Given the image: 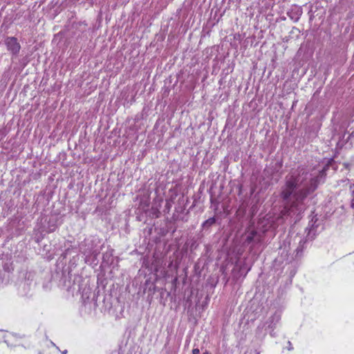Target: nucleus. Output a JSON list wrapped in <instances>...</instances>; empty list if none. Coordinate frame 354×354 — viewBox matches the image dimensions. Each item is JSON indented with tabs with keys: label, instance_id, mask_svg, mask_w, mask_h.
Here are the masks:
<instances>
[{
	"label": "nucleus",
	"instance_id": "8",
	"mask_svg": "<svg viewBox=\"0 0 354 354\" xmlns=\"http://www.w3.org/2000/svg\"><path fill=\"white\" fill-rule=\"evenodd\" d=\"M66 351L63 352V354H66Z\"/></svg>",
	"mask_w": 354,
	"mask_h": 354
},
{
	"label": "nucleus",
	"instance_id": "3",
	"mask_svg": "<svg viewBox=\"0 0 354 354\" xmlns=\"http://www.w3.org/2000/svg\"><path fill=\"white\" fill-rule=\"evenodd\" d=\"M306 242L307 239L306 238H304L299 241V245L295 250L297 256L301 255L304 248H306Z\"/></svg>",
	"mask_w": 354,
	"mask_h": 354
},
{
	"label": "nucleus",
	"instance_id": "1",
	"mask_svg": "<svg viewBox=\"0 0 354 354\" xmlns=\"http://www.w3.org/2000/svg\"><path fill=\"white\" fill-rule=\"evenodd\" d=\"M319 177L313 176L308 170L299 167L286 176L280 197L284 203L283 214L299 216L307 207L306 200L318 187Z\"/></svg>",
	"mask_w": 354,
	"mask_h": 354
},
{
	"label": "nucleus",
	"instance_id": "7",
	"mask_svg": "<svg viewBox=\"0 0 354 354\" xmlns=\"http://www.w3.org/2000/svg\"><path fill=\"white\" fill-rule=\"evenodd\" d=\"M203 354H211L210 353H209L208 351H205L204 352Z\"/></svg>",
	"mask_w": 354,
	"mask_h": 354
},
{
	"label": "nucleus",
	"instance_id": "5",
	"mask_svg": "<svg viewBox=\"0 0 354 354\" xmlns=\"http://www.w3.org/2000/svg\"><path fill=\"white\" fill-rule=\"evenodd\" d=\"M350 189L352 193L351 207H354V185L350 186Z\"/></svg>",
	"mask_w": 354,
	"mask_h": 354
},
{
	"label": "nucleus",
	"instance_id": "4",
	"mask_svg": "<svg viewBox=\"0 0 354 354\" xmlns=\"http://www.w3.org/2000/svg\"><path fill=\"white\" fill-rule=\"evenodd\" d=\"M215 223H216L215 218L214 217H212V218H209L207 220H206L203 223V227H209L211 225H212L213 224H214Z\"/></svg>",
	"mask_w": 354,
	"mask_h": 354
},
{
	"label": "nucleus",
	"instance_id": "6",
	"mask_svg": "<svg viewBox=\"0 0 354 354\" xmlns=\"http://www.w3.org/2000/svg\"><path fill=\"white\" fill-rule=\"evenodd\" d=\"M200 353V351L198 348H194L192 350V354H199Z\"/></svg>",
	"mask_w": 354,
	"mask_h": 354
},
{
	"label": "nucleus",
	"instance_id": "2",
	"mask_svg": "<svg viewBox=\"0 0 354 354\" xmlns=\"http://www.w3.org/2000/svg\"><path fill=\"white\" fill-rule=\"evenodd\" d=\"M5 44L8 50L10 51L13 55H17L21 49V46L18 40L15 37H8L5 39Z\"/></svg>",
	"mask_w": 354,
	"mask_h": 354
}]
</instances>
